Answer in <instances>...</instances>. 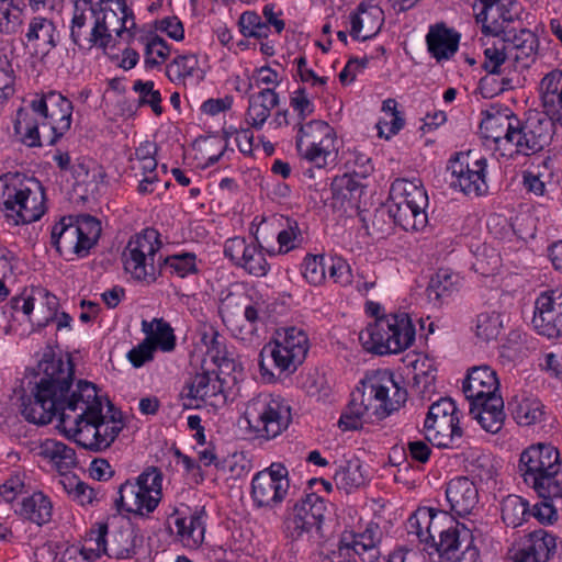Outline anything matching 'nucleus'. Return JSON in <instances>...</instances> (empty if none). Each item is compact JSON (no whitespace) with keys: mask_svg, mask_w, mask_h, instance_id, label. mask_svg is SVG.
<instances>
[{"mask_svg":"<svg viewBox=\"0 0 562 562\" xmlns=\"http://www.w3.org/2000/svg\"><path fill=\"white\" fill-rule=\"evenodd\" d=\"M67 411H80L75 417L61 411L57 414V428L80 447L90 451H102L109 448L121 432L120 420H108L102 415V401L97 386L86 380H79Z\"/></svg>","mask_w":562,"mask_h":562,"instance_id":"f257e3e1","label":"nucleus"},{"mask_svg":"<svg viewBox=\"0 0 562 562\" xmlns=\"http://www.w3.org/2000/svg\"><path fill=\"white\" fill-rule=\"evenodd\" d=\"M75 368L70 358H44L37 364L31 394L21 396V414L32 424L47 425L72 400Z\"/></svg>","mask_w":562,"mask_h":562,"instance_id":"f03ea898","label":"nucleus"},{"mask_svg":"<svg viewBox=\"0 0 562 562\" xmlns=\"http://www.w3.org/2000/svg\"><path fill=\"white\" fill-rule=\"evenodd\" d=\"M407 400V392L394 380L389 370L368 372L360 385L351 393V400L342 412L338 426L344 431L358 430L364 422L383 419L397 411Z\"/></svg>","mask_w":562,"mask_h":562,"instance_id":"7ed1b4c3","label":"nucleus"},{"mask_svg":"<svg viewBox=\"0 0 562 562\" xmlns=\"http://www.w3.org/2000/svg\"><path fill=\"white\" fill-rule=\"evenodd\" d=\"M72 110L71 101L49 91L18 110L14 131L29 147H41L44 142L53 146L70 130Z\"/></svg>","mask_w":562,"mask_h":562,"instance_id":"20e7f679","label":"nucleus"},{"mask_svg":"<svg viewBox=\"0 0 562 562\" xmlns=\"http://www.w3.org/2000/svg\"><path fill=\"white\" fill-rule=\"evenodd\" d=\"M45 193L40 181L20 173L0 177V216L18 226L38 221L45 213Z\"/></svg>","mask_w":562,"mask_h":562,"instance_id":"39448f33","label":"nucleus"},{"mask_svg":"<svg viewBox=\"0 0 562 562\" xmlns=\"http://www.w3.org/2000/svg\"><path fill=\"white\" fill-rule=\"evenodd\" d=\"M379 303L368 302L367 313L375 317L359 334V339L368 351L378 355L398 353L409 348L415 340V327L406 313L380 316Z\"/></svg>","mask_w":562,"mask_h":562,"instance_id":"423d86ee","label":"nucleus"},{"mask_svg":"<svg viewBox=\"0 0 562 562\" xmlns=\"http://www.w3.org/2000/svg\"><path fill=\"white\" fill-rule=\"evenodd\" d=\"M391 202L386 209H379L374 212L372 224L380 232L384 229L379 226L385 217L392 220L393 224L401 226L404 231H422L428 223L426 209L428 195L420 183L406 179H396L390 190Z\"/></svg>","mask_w":562,"mask_h":562,"instance_id":"0eeeda50","label":"nucleus"},{"mask_svg":"<svg viewBox=\"0 0 562 562\" xmlns=\"http://www.w3.org/2000/svg\"><path fill=\"white\" fill-rule=\"evenodd\" d=\"M519 469L539 497H562V481L558 477L561 461L555 447L542 442L528 447L520 454Z\"/></svg>","mask_w":562,"mask_h":562,"instance_id":"6e6552de","label":"nucleus"},{"mask_svg":"<svg viewBox=\"0 0 562 562\" xmlns=\"http://www.w3.org/2000/svg\"><path fill=\"white\" fill-rule=\"evenodd\" d=\"M310 349L307 334L299 327H281L274 331L270 342L259 353V367L262 375L273 373L270 366L280 372H294L303 363Z\"/></svg>","mask_w":562,"mask_h":562,"instance_id":"1a4fd4ad","label":"nucleus"},{"mask_svg":"<svg viewBox=\"0 0 562 562\" xmlns=\"http://www.w3.org/2000/svg\"><path fill=\"white\" fill-rule=\"evenodd\" d=\"M430 547L452 562H477L479 549L474 546L469 527L457 521L447 512L439 510L432 521Z\"/></svg>","mask_w":562,"mask_h":562,"instance_id":"9d476101","label":"nucleus"},{"mask_svg":"<svg viewBox=\"0 0 562 562\" xmlns=\"http://www.w3.org/2000/svg\"><path fill=\"white\" fill-rule=\"evenodd\" d=\"M164 474L157 467H147L135 481L120 485L115 505L117 509L138 516H148L162 498Z\"/></svg>","mask_w":562,"mask_h":562,"instance_id":"9b49d317","label":"nucleus"},{"mask_svg":"<svg viewBox=\"0 0 562 562\" xmlns=\"http://www.w3.org/2000/svg\"><path fill=\"white\" fill-rule=\"evenodd\" d=\"M101 235L100 222L89 215L63 217L52 228V245L63 255L86 257Z\"/></svg>","mask_w":562,"mask_h":562,"instance_id":"f8f14e48","label":"nucleus"},{"mask_svg":"<svg viewBox=\"0 0 562 562\" xmlns=\"http://www.w3.org/2000/svg\"><path fill=\"white\" fill-rule=\"evenodd\" d=\"M328 513L326 501L314 492L304 491L303 495L289 505L283 517L282 530L292 541L308 538H322L323 524Z\"/></svg>","mask_w":562,"mask_h":562,"instance_id":"ddd939ff","label":"nucleus"},{"mask_svg":"<svg viewBox=\"0 0 562 562\" xmlns=\"http://www.w3.org/2000/svg\"><path fill=\"white\" fill-rule=\"evenodd\" d=\"M94 22L91 25V35L97 38V46L106 49L116 44L115 37L126 41L133 37L132 30L136 23L133 11L125 0H100L99 10L94 8Z\"/></svg>","mask_w":562,"mask_h":562,"instance_id":"4468645a","label":"nucleus"},{"mask_svg":"<svg viewBox=\"0 0 562 562\" xmlns=\"http://www.w3.org/2000/svg\"><path fill=\"white\" fill-rule=\"evenodd\" d=\"M244 415L249 427L266 439L279 436L292 420L289 404L271 394H259L250 400Z\"/></svg>","mask_w":562,"mask_h":562,"instance_id":"2eb2a0df","label":"nucleus"},{"mask_svg":"<svg viewBox=\"0 0 562 562\" xmlns=\"http://www.w3.org/2000/svg\"><path fill=\"white\" fill-rule=\"evenodd\" d=\"M295 145L300 156L318 169L336 162V133L325 121L315 120L301 125Z\"/></svg>","mask_w":562,"mask_h":562,"instance_id":"dca6fc26","label":"nucleus"},{"mask_svg":"<svg viewBox=\"0 0 562 562\" xmlns=\"http://www.w3.org/2000/svg\"><path fill=\"white\" fill-rule=\"evenodd\" d=\"M160 247L158 233L146 229L143 234L130 239L124 251V269L136 280H156V256Z\"/></svg>","mask_w":562,"mask_h":562,"instance_id":"f3484780","label":"nucleus"},{"mask_svg":"<svg viewBox=\"0 0 562 562\" xmlns=\"http://www.w3.org/2000/svg\"><path fill=\"white\" fill-rule=\"evenodd\" d=\"M290 490L289 471L282 463H272L257 472L251 480V498L256 507L274 508Z\"/></svg>","mask_w":562,"mask_h":562,"instance_id":"a211bd4d","label":"nucleus"},{"mask_svg":"<svg viewBox=\"0 0 562 562\" xmlns=\"http://www.w3.org/2000/svg\"><path fill=\"white\" fill-rule=\"evenodd\" d=\"M553 127V122L546 116H529L524 122L517 119L509 145L514 146L517 155H533L550 144Z\"/></svg>","mask_w":562,"mask_h":562,"instance_id":"6ab92c4d","label":"nucleus"},{"mask_svg":"<svg viewBox=\"0 0 562 562\" xmlns=\"http://www.w3.org/2000/svg\"><path fill=\"white\" fill-rule=\"evenodd\" d=\"M486 158H480L472 164L469 155H457L449 160L448 170L451 172V187L459 188L461 192L470 196H481L487 193Z\"/></svg>","mask_w":562,"mask_h":562,"instance_id":"aec40b11","label":"nucleus"},{"mask_svg":"<svg viewBox=\"0 0 562 562\" xmlns=\"http://www.w3.org/2000/svg\"><path fill=\"white\" fill-rule=\"evenodd\" d=\"M92 532L95 533V538H91L90 541H94L100 555L105 553L111 558L131 559L136 554L137 547L143 543V537L132 526L114 531L110 540L106 539L108 525L105 524H98V529Z\"/></svg>","mask_w":562,"mask_h":562,"instance_id":"412c9836","label":"nucleus"},{"mask_svg":"<svg viewBox=\"0 0 562 562\" xmlns=\"http://www.w3.org/2000/svg\"><path fill=\"white\" fill-rule=\"evenodd\" d=\"M485 30L501 37L508 53L515 50L514 58L516 61H525L524 66L526 67L535 61L539 48V40L532 31L528 29L516 31L513 27L499 29L497 24L485 26Z\"/></svg>","mask_w":562,"mask_h":562,"instance_id":"4be33fe9","label":"nucleus"},{"mask_svg":"<svg viewBox=\"0 0 562 562\" xmlns=\"http://www.w3.org/2000/svg\"><path fill=\"white\" fill-rule=\"evenodd\" d=\"M553 535L539 528L524 537L513 554L515 562H547L555 551Z\"/></svg>","mask_w":562,"mask_h":562,"instance_id":"5701e85b","label":"nucleus"},{"mask_svg":"<svg viewBox=\"0 0 562 562\" xmlns=\"http://www.w3.org/2000/svg\"><path fill=\"white\" fill-rule=\"evenodd\" d=\"M481 121L480 128L486 139L493 140L497 146L509 145V136L515 130L517 116L509 110H487Z\"/></svg>","mask_w":562,"mask_h":562,"instance_id":"b1692460","label":"nucleus"},{"mask_svg":"<svg viewBox=\"0 0 562 562\" xmlns=\"http://www.w3.org/2000/svg\"><path fill=\"white\" fill-rule=\"evenodd\" d=\"M498 390L499 381L496 371L487 364L470 368L462 384L467 400L483 398V395H493Z\"/></svg>","mask_w":562,"mask_h":562,"instance_id":"393cba45","label":"nucleus"},{"mask_svg":"<svg viewBox=\"0 0 562 562\" xmlns=\"http://www.w3.org/2000/svg\"><path fill=\"white\" fill-rule=\"evenodd\" d=\"M94 8L90 0H76L70 25V38L80 48L97 46V38L91 35L88 21H94Z\"/></svg>","mask_w":562,"mask_h":562,"instance_id":"a878e982","label":"nucleus"},{"mask_svg":"<svg viewBox=\"0 0 562 562\" xmlns=\"http://www.w3.org/2000/svg\"><path fill=\"white\" fill-rule=\"evenodd\" d=\"M446 497L451 510L462 516L470 514L477 504V488L468 477L459 476L448 483Z\"/></svg>","mask_w":562,"mask_h":562,"instance_id":"bb28decb","label":"nucleus"},{"mask_svg":"<svg viewBox=\"0 0 562 562\" xmlns=\"http://www.w3.org/2000/svg\"><path fill=\"white\" fill-rule=\"evenodd\" d=\"M223 385L224 380L218 374L203 371L201 373H196L187 385L186 389L188 392L186 393V396L193 400H210L213 405L216 403L212 400L221 398L224 403L225 396L223 395Z\"/></svg>","mask_w":562,"mask_h":562,"instance_id":"cd10ccee","label":"nucleus"},{"mask_svg":"<svg viewBox=\"0 0 562 562\" xmlns=\"http://www.w3.org/2000/svg\"><path fill=\"white\" fill-rule=\"evenodd\" d=\"M15 513L30 522L43 526L52 519L53 504L47 495L38 491L24 496L19 503V508L15 509Z\"/></svg>","mask_w":562,"mask_h":562,"instance_id":"c85d7f7f","label":"nucleus"},{"mask_svg":"<svg viewBox=\"0 0 562 562\" xmlns=\"http://www.w3.org/2000/svg\"><path fill=\"white\" fill-rule=\"evenodd\" d=\"M460 35L443 24L430 27L427 36V47L432 57L438 61L449 59L458 50Z\"/></svg>","mask_w":562,"mask_h":562,"instance_id":"c756f323","label":"nucleus"},{"mask_svg":"<svg viewBox=\"0 0 562 562\" xmlns=\"http://www.w3.org/2000/svg\"><path fill=\"white\" fill-rule=\"evenodd\" d=\"M539 92L547 112L558 115L562 127V70L553 69L540 81Z\"/></svg>","mask_w":562,"mask_h":562,"instance_id":"7c9ffc66","label":"nucleus"},{"mask_svg":"<svg viewBox=\"0 0 562 562\" xmlns=\"http://www.w3.org/2000/svg\"><path fill=\"white\" fill-rule=\"evenodd\" d=\"M541 402L528 395L526 392H520L510 397L507 403V408L513 418L519 425L529 426L540 422L542 417Z\"/></svg>","mask_w":562,"mask_h":562,"instance_id":"2f4dec72","label":"nucleus"},{"mask_svg":"<svg viewBox=\"0 0 562 562\" xmlns=\"http://www.w3.org/2000/svg\"><path fill=\"white\" fill-rule=\"evenodd\" d=\"M32 300L34 302V310L36 308L35 318L30 319L33 327L32 331H40L56 318L59 300L56 295L41 286L32 288Z\"/></svg>","mask_w":562,"mask_h":562,"instance_id":"473e14b6","label":"nucleus"},{"mask_svg":"<svg viewBox=\"0 0 562 562\" xmlns=\"http://www.w3.org/2000/svg\"><path fill=\"white\" fill-rule=\"evenodd\" d=\"M531 323L539 335L548 338L562 336V312L549 304H543L542 306L539 299L535 303Z\"/></svg>","mask_w":562,"mask_h":562,"instance_id":"72a5a7b5","label":"nucleus"},{"mask_svg":"<svg viewBox=\"0 0 562 562\" xmlns=\"http://www.w3.org/2000/svg\"><path fill=\"white\" fill-rule=\"evenodd\" d=\"M459 425L458 409L454 402L449 397H441L429 406L425 418V430L439 428L447 431L448 427Z\"/></svg>","mask_w":562,"mask_h":562,"instance_id":"f704fd0d","label":"nucleus"},{"mask_svg":"<svg viewBox=\"0 0 562 562\" xmlns=\"http://www.w3.org/2000/svg\"><path fill=\"white\" fill-rule=\"evenodd\" d=\"M279 104V97L272 89H263L249 97L247 122L255 128L262 127L270 112Z\"/></svg>","mask_w":562,"mask_h":562,"instance_id":"c9c22d12","label":"nucleus"},{"mask_svg":"<svg viewBox=\"0 0 562 562\" xmlns=\"http://www.w3.org/2000/svg\"><path fill=\"white\" fill-rule=\"evenodd\" d=\"M482 34L481 42L483 46H485L482 68L488 75H501L503 72L502 66L505 64L508 56L505 43L497 35L490 33Z\"/></svg>","mask_w":562,"mask_h":562,"instance_id":"e433bc0d","label":"nucleus"},{"mask_svg":"<svg viewBox=\"0 0 562 562\" xmlns=\"http://www.w3.org/2000/svg\"><path fill=\"white\" fill-rule=\"evenodd\" d=\"M342 535H351L353 537L355 542H352V547L359 552V559L363 562H374L378 559L380 554L378 544L382 537V531L378 524H368L360 533L344 532Z\"/></svg>","mask_w":562,"mask_h":562,"instance_id":"4c0bfd02","label":"nucleus"},{"mask_svg":"<svg viewBox=\"0 0 562 562\" xmlns=\"http://www.w3.org/2000/svg\"><path fill=\"white\" fill-rule=\"evenodd\" d=\"M40 454L48 459L60 473L69 471L77 464L75 450L60 441L45 440L40 447Z\"/></svg>","mask_w":562,"mask_h":562,"instance_id":"58836bf2","label":"nucleus"},{"mask_svg":"<svg viewBox=\"0 0 562 562\" xmlns=\"http://www.w3.org/2000/svg\"><path fill=\"white\" fill-rule=\"evenodd\" d=\"M459 289V276L449 269H439L431 277L427 286V296L434 304H441L446 297H449Z\"/></svg>","mask_w":562,"mask_h":562,"instance_id":"ea45409f","label":"nucleus"},{"mask_svg":"<svg viewBox=\"0 0 562 562\" xmlns=\"http://www.w3.org/2000/svg\"><path fill=\"white\" fill-rule=\"evenodd\" d=\"M142 331L146 337H150L155 344V350L160 348L162 351H171L176 346V337L170 324L162 318L142 322Z\"/></svg>","mask_w":562,"mask_h":562,"instance_id":"a19ab883","label":"nucleus"},{"mask_svg":"<svg viewBox=\"0 0 562 562\" xmlns=\"http://www.w3.org/2000/svg\"><path fill=\"white\" fill-rule=\"evenodd\" d=\"M56 27L54 23L46 19L36 16L33 18L29 25L26 38L29 42H38L37 46L43 54H47L56 46L55 40Z\"/></svg>","mask_w":562,"mask_h":562,"instance_id":"79ce46f5","label":"nucleus"},{"mask_svg":"<svg viewBox=\"0 0 562 562\" xmlns=\"http://www.w3.org/2000/svg\"><path fill=\"white\" fill-rule=\"evenodd\" d=\"M502 520L507 527L521 526L531 516L529 503L520 496L508 495L502 502Z\"/></svg>","mask_w":562,"mask_h":562,"instance_id":"37998d69","label":"nucleus"},{"mask_svg":"<svg viewBox=\"0 0 562 562\" xmlns=\"http://www.w3.org/2000/svg\"><path fill=\"white\" fill-rule=\"evenodd\" d=\"M437 513L432 508H420L409 516L406 529L409 535H415L420 542L430 544L432 537V521L437 517Z\"/></svg>","mask_w":562,"mask_h":562,"instance_id":"c03bdc74","label":"nucleus"},{"mask_svg":"<svg viewBox=\"0 0 562 562\" xmlns=\"http://www.w3.org/2000/svg\"><path fill=\"white\" fill-rule=\"evenodd\" d=\"M358 173H344L333 179L330 184L333 199L344 203L345 201L360 198L363 186L357 180Z\"/></svg>","mask_w":562,"mask_h":562,"instance_id":"a18cd8bd","label":"nucleus"},{"mask_svg":"<svg viewBox=\"0 0 562 562\" xmlns=\"http://www.w3.org/2000/svg\"><path fill=\"white\" fill-rule=\"evenodd\" d=\"M361 468L359 459L348 460L344 465H340L334 475L337 487L350 492L364 484V475Z\"/></svg>","mask_w":562,"mask_h":562,"instance_id":"49530a36","label":"nucleus"},{"mask_svg":"<svg viewBox=\"0 0 562 562\" xmlns=\"http://www.w3.org/2000/svg\"><path fill=\"white\" fill-rule=\"evenodd\" d=\"M198 58L195 55H179L166 67V75L173 83H184L188 77H192L198 68Z\"/></svg>","mask_w":562,"mask_h":562,"instance_id":"de8ad7c7","label":"nucleus"},{"mask_svg":"<svg viewBox=\"0 0 562 562\" xmlns=\"http://www.w3.org/2000/svg\"><path fill=\"white\" fill-rule=\"evenodd\" d=\"M160 260H162L165 270H169L170 273L180 278L196 272L195 255L193 252L177 254L164 259L159 256L158 263H160Z\"/></svg>","mask_w":562,"mask_h":562,"instance_id":"09e8293b","label":"nucleus"},{"mask_svg":"<svg viewBox=\"0 0 562 562\" xmlns=\"http://www.w3.org/2000/svg\"><path fill=\"white\" fill-rule=\"evenodd\" d=\"M329 259L323 255H307L302 263V273L312 285H321L326 279Z\"/></svg>","mask_w":562,"mask_h":562,"instance_id":"8fccbe9b","label":"nucleus"},{"mask_svg":"<svg viewBox=\"0 0 562 562\" xmlns=\"http://www.w3.org/2000/svg\"><path fill=\"white\" fill-rule=\"evenodd\" d=\"M238 25L245 37L267 38L268 23L256 11H246L239 16Z\"/></svg>","mask_w":562,"mask_h":562,"instance_id":"3c124183","label":"nucleus"},{"mask_svg":"<svg viewBox=\"0 0 562 562\" xmlns=\"http://www.w3.org/2000/svg\"><path fill=\"white\" fill-rule=\"evenodd\" d=\"M238 267L244 268L255 277H265L269 271V263L262 252V247L254 243Z\"/></svg>","mask_w":562,"mask_h":562,"instance_id":"603ef678","label":"nucleus"},{"mask_svg":"<svg viewBox=\"0 0 562 562\" xmlns=\"http://www.w3.org/2000/svg\"><path fill=\"white\" fill-rule=\"evenodd\" d=\"M273 304L262 297L249 299L245 311V319L256 328L258 324H266L272 318Z\"/></svg>","mask_w":562,"mask_h":562,"instance_id":"864d4df0","label":"nucleus"},{"mask_svg":"<svg viewBox=\"0 0 562 562\" xmlns=\"http://www.w3.org/2000/svg\"><path fill=\"white\" fill-rule=\"evenodd\" d=\"M502 329L501 315L493 313H481L477 315L475 335L483 341L497 338Z\"/></svg>","mask_w":562,"mask_h":562,"instance_id":"5fc2aeb1","label":"nucleus"},{"mask_svg":"<svg viewBox=\"0 0 562 562\" xmlns=\"http://www.w3.org/2000/svg\"><path fill=\"white\" fill-rule=\"evenodd\" d=\"M351 535H342L336 549L323 555L322 562H358L359 552L352 547Z\"/></svg>","mask_w":562,"mask_h":562,"instance_id":"6e6d98bb","label":"nucleus"},{"mask_svg":"<svg viewBox=\"0 0 562 562\" xmlns=\"http://www.w3.org/2000/svg\"><path fill=\"white\" fill-rule=\"evenodd\" d=\"M134 91L138 93V105H149L156 115L162 113L161 94L158 90L154 89L153 81L136 80L133 87Z\"/></svg>","mask_w":562,"mask_h":562,"instance_id":"4d7b16f0","label":"nucleus"},{"mask_svg":"<svg viewBox=\"0 0 562 562\" xmlns=\"http://www.w3.org/2000/svg\"><path fill=\"white\" fill-rule=\"evenodd\" d=\"M169 54L170 48L167 42L158 35H151L145 44V66L154 68L160 64L158 58L164 61Z\"/></svg>","mask_w":562,"mask_h":562,"instance_id":"13d9d810","label":"nucleus"},{"mask_svg":"<svg viewBox=\"0 0 562 562\" xmlns=\"http://www.w3.org/2000/svg\"><path fill=\"white\" fill-rule=\"evenodd\" d=\"M286 226L278 233L279 252L286 254L292 249L300 247L303 243V236L299 224L294 220L285 218Z\"/></svg>","mask_w":562,"mask_h":562,"instance_id":"bf43d9fd","label":"nucleus"},{"mask_svg":"<svg viewBox=\"0 0 562 562\" xmlns=\"http://www.w3.org/2000/svg\"><path fill=\"white\" fill-rule=\"evenodd\" d=\"M249 296L241 290L232 291L221 300L220 312L223 316L235 317L241 312L245 314Z\"/></svg>","mask_w":562,"mask_h":562,"instance_id":"052dcab7","label":"nucleus"},{"mask_svg":"<svg viewBox=\"0 0 562 562\" xmlns=\"http://www.w3.org/2000/svg\"><path fill=\"white\" fill-rule=\"evenodd\" d=\"M15 75L8 55L0 50V102L14 93Z\"/></svg>","mask_w":562,"mask_h":562,"instance_id":"680f3d73","label":"nucleus"},{"mask_svg":"<svg viewBox=\"0 0 562 562\" xmlns=\"http://www.w3.org/2000/svg\"><path fill=\"white\" fill-rule=\"evenodd\" d=\"M498 10H495V18H490V20H482V33L492 32L485 30V26H493L497 24L499 29H508L509 24L514 22V20L518 16L519 13V4L517 0H514V3L506 7H497Z\"/></svg>","mask_w":562,"mask_h":562,"instance_id":"e2e57ef3","label":"nucleus"},{"mask_svg":"<svg viewBox=\"0 0 562 562\" xmlns=\"http://www.w3.org/2000/svg\"><path fill=\"white\" fill-rule=\"evenodd\" d=\"M462 437V429L459 425L448 427L447 431L434 428L426 430V438L435 446L439 448H452L457 446Z\"/></svg>","mask_w":562,"mask_h":562,"instance_id":"0e129e2a","label":"nucleus"},{"mask_svg":"<svg viewBox=\"0 0 562 562\" xmlns=\"http://www.w3.org/2000/svg\"><path fill=\"white\" fill-rule=\"evenodd\" d=\"M65 488L72 496L74 501L82 506L90 505L97 499L94 490L77 477L68 479V482L65 483Z\"/></svg>","mask_w":562,"mask_h":562,"instance_id":"69168bd1","label":"nucleus"},{"mask_svg":"<svg viewBox=\"0 0 562 562\" xmlns=\"http://www.w3.org/2000/svg\"><path fill=\"white\" fill-rule=\"evenodd\" d=\"M479 424L485 429L487 432L496 434L498 432L505 420L504 409L498 411H474V415H472Z\"/></svg>","mask_w":562,"mask_h":562,"instance_id":"338daca9","label":"nucleus"},{"mask_svg":"<svg viewBox=\"0 0 562 562\" xmlns=\"http://www.w3.org/2000/svg\"><path fill=\"white\" fill-rule=\"evenodd\" d=\"M99 558L100 554L97 547L69 546L63 551L60 562H92Z\"/></svg>","mask_w":562,"mask_h":562,"instance_id":"774afa93","label":"nucleus"}]
</instances>
